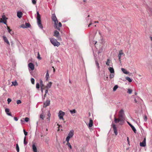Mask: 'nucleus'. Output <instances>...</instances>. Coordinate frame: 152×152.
<instances>
[{"label": "nucleus", "instance_id": "1", "mask_svg": "<svg viewBox=\"0 0 152 152\" xmlns=\"http://www.w3.org/2000/svg\"><path fill=\"white\" fill-rule=\"evenodd\" d=\"M125 114L123 109H121L119 113L118 117L121 119V120L124 121L125 120Z\"/></svg>", "mask_w": 152, "mask_h": 152}, {"label": "nucleus", "instance_id": "2", "mask_svg": "<svg viewBox=\"0 0 152 152\" xmlns=\"http://www.w3.org/2000/svg\"><path fill=\"white\" fill-rule=\"evenodd\" d=\"M50 40L51 43L54 46L58 47L60 45V43L57 42L56 39L51 38H50Z\"/></svg>", "mask_w": 152, "mask_h": 152}, {"label": "nucleus", "instance_id": "3", "mask_svg": "<svg viewBox=\"0 0 152 152\" xmlns=\"http://www.w3.org/2000/svg\"><path fill=\"white\" fill-rule=\"evenodd\" d=\"M74 134V131L73 130H72L70 131L69 134H68V136L66 137V141L69 140L72 137Z\"/></svg>", "mask_w": 152, "mask_h": 152}, {"label": "nucleus", "instance_id": "4", "mask_svg": "<svg viewBox=\"0 0 152 152\" xmlns=\"http://www.w3.org/2000/svg\"><path fill=\"white\" fill-rule=\"evenodd\" d=\"M52 20L54 22V24L55 26H57L58 21L55 14H53L52 15L51 17Z\"/></svg>", "mask_w": 152, "mask_h": 152}, {"label": "nucleus", "instance_id": "5", "mask_svg": "<svg viewBox=\"0 0 152 152\" xmlns=\"http://www.w3.org/2000/svg\"><path fill=\"white\" fill-rule=\"evenodd\" d=\"M114 121L116 124H117L118 123L120 122L119 124L121 125H122L124 122V121L122 120H121L119 118H116L115 115H114Z\"/></svg>", "mask_w": 152, "mask_h": 152}, {"label": "nucleus", "instance_id": "6", "mask_svg": "<svg viewBox=\"0 0 152 152\" xmlns=\"http://www.w3.org/2000/svg\"><path fill=\"white\" fill-rule=\"evenodd\" d=\"M65 113L62 110H60L58 113V116L60 119H62L64 120L63 116L65 115Z\"/></svg>", "mask_w": 152, "mask_h": 152}, {"label": "nucleus", "instance_id": "7", "mask_svg": "<svg viewBox=\"0 0 152 152\" xmlns=\"http://www.w3.org/2000/svg\"><path fill=\"white\" fill-rule=\"evenodd\" d=\"M53 36L56 37L58 40H61V37L59 35V33L58 31L55 30L54 31Z\"/></svg>", "mask_w": 152, "mask_h": 152}, {"label": "nucleus", "instance_id": "8", "mask_svg": "<svg viewBox=\"0 0 152 152\" xmlns=\"http://www.w3.org/2000/svg\"><path fill=\"white\" fill-rule=\"evenodd\" d=\"M94 59H95V61L96 65L98 69H99V68H100V66L99 65V63L98 61V59L96 57V56H95V55L94 53Z\"/></svg>", "mask_w": 152, "mask_h": 152}, {"label": "nucleus", "instance_id": "9", "mask_svg": "<svg viewBox=\"0 0 152 152\" xmlns=\"http://www.w3.org/2000/svg\"><path fill=\"white\" fill-rule=\"evenodd\" d=\"M112 127L113 129L115 135H117L118 134L117 130L115 125L113 124V123L112 124Z\"/></svg>", "mask_w": 152, "mask_h": 152}, {"label": "nucleus", "instance_id": "10", "mask_svg": "<svg viewBox=\"0 0 152 152\" xmlns=\"http://www.w3.org/2000/svg\"><path fill=\"white\" fill-rule=\"evenodd\" d=\"M26 26H25L24 24H22L21 26V27L22 28H30L31 27V26L30 24L29 23H25Z\"/></svg>", "mask_w": 152, "mask_h": 152}, {"label": "nucleus", "instance_id": "11", "mask_svg": "<svg viewBox=\"0 0 152 152\" xmlns=\"http://www.w3.org/2000/svg\"><path fill=\"white\" fill-rule=\"evenodd\" d=\"M140 145L142 147H144L146 145V138L145 137L142 142L140 143Z\"/></svg>", "mask_w": 152, "mask_h": 152}, {"label": "nucleus", "instance_id": "12", "mask_svg": "<svg viewBox=\"0 0 152 152\" xmlns=\"http://www.w3.org/2000/svg\"><path fill=\"white\" fill-rule=\"evenodd\" d=\"M2 37L4 42L6 43L8 45H10V43L7 37L5 36H2Z\"/></svg>", "mask_w": 152, "mask_h": 152}, {"label": "nucleus", "instance_id": "13", "mask_svg": "<svg viewBox=\"0 0 152 152\" xmlns=\"http://www.w3.org/2000/svg\"><path fill=\"white\" fill-rule=\"evenodd\" d=\"M28 67L29 68H30L32 71L34 69V65L31 63H29L28 64Z\"/></svg>", "mask_w": 152, "mask_h": 152}, {"label": "nucleus", "instance_id": "14", "mask_svg": "<svg viewBox=\"0 0 152 152\" xmlns=\"http://www.w3.org/2000/svg\"><path fill=\"white\" fill-rule=\"evenodd\" d=\"M37 23L39 27L42 29H43V27L41 24V20H37Z\"/></svg>", "mask_w": 152, "mask_h": 152}, {"label": "nucleus", "instance_id": "15", "mask_svg": "<svg viewBox=\"0 0 152 152\" xmlns=\"http://www.w3.org/2000/svg\"><path fill=\"white\" fill-rule=\"evenodd\" d=\"M50 101L49 99H47L45 102H44V107H46L50 105Z\"/></svg>", "mask_w": 152, "mask_h": 152}, {"label": "nucleus", "instance_id": "16", "mask_svg": "<svg viewBox=\"0 0 152 152\" xmlns=\"http://www.w3.org/2000/svg\"><path fill=\"white\" fill-rule=\"evenodd\" d=\"M147 10L149 13L152 16V9L150 8L148 6H147Z\"/></svg>", "mask_w": 152, "mask_h": 152}, {"label": "nucleus", "instance_id": "17", "mask_svg": "<svg viewBox=\"0 0 152 152\" xmlns=\"http://www.w3.org/2000/svg\"><path fill=\"white\" fill-rule=\"evenodd\" d=\"M66 141L67 142L66 145L69 148L68 149L69 150H70V149H72V146L69 142V140H68V141L67 140Z\"/></svg>", "mask_w": 152, "mask_h": 152}, {"label": "nucleus", "instance_id": "18", "mask_svg": "<svg viewBox=\"0 0 152 152\" xmlns=\"http://www.w3.org/2000/svg\"><path fill=\"white\" fill-rule=\"evenodd\" d=\"M5 111L6 114L9 116H12L11 113L10 112V110L8 108H6L5 109Z\"/></svg>", "mask_w": 152, "mask_h": 152}, {"label": "nucleus", "instance_id": "19", "mask_svg": "<svg viewBox=\"0 0 152 152\" xmlns=\"http://www.w3.org/2000/svg\"><path fill=\"white\" fill-rule=\"evenodd\" d=\"M22 15L23 14L21 11H18L17 12V15L19 18H20L22 17Z\"/></svg>", "mask_w": 152, "mask_h": 152}, {"label": "nucleus", "instance_id": "20", "mask_svg": "<svg viewBox=\"0 0 152 152\" xmlns=\"http://www.w3.org/2000/svg\"><path fill=\"white\" fill-rule=\"evenodd\" d=\"M93 125V121L91 119H90L88 126L90 127H92Z\"/></svg>", "mask_w": 152, "mask_h": 152}, {"label": "nucleus", "instance_id": "21", "mask_svg": "<svg viewBox=\"0 0 152 152\" xmlns=\"http://www.w3.org/2000/svg\"><path fill=\"white\" fill-rule=\"evenodd\" d=\"M121 70L125 74H127L129 73V72L127 71L124 68H122L121 69Z\"/></svg>", "mask_w": 152, "mask_h": 152}, {"label": "nucleus", "instance_id": "22", "mask_svg": "<svg viewBox=\"0 0 152 152\" xmlns=\"http://www.w3.org/2000/svg\"><path fill=\"white\" fill-rule=\"evenodd\" d=\"M108 69L110 71V72L111 73H114V69L113 67H110L108 68Z\"/></svg>", "mask_w": 152, "mask_h": 152}, {"label": "nucleus", "instance_id": "23", "mask_svg": "<svg viewBox=\"0 0 152 152\" xmlns=\"http://www.w3.org/2000/svg\"><path fill=\"white\" fill-rule=\"evenodd\" d=\"M7 27L8 32L12 35L14 33L13 31H12V30L10 29V27L8 26H7Z\"/></svg>", "mask_w": 152, "mask_h": 152}, {"label": "nucleus", "instance_id": "24", "mask_svg": "<svg viewBox=\"0 0 152 152\" xmlns=\"http://www.w3.org/2000/svg\"><path fill=\"white\" fill-rule=\"evenodd\" d=\"M32 149L34 152H37V148L34 144H33L32 145Z\"/></svg>", "mask_w": 152, "mask_h": 152}, {"label": "nucleus", "instance_id": "25", "mask_svg": "<svg viewBox=\"0 0 152 152\" xmlns=\"http://www.w3.org/2000/svg\"><path fill=\"white\" fill-rule=\"evenodd\" d=\"M49 74L48 73V70H47V73H46V77H45L46 81L48 80V79L49 78Z\"/></svg>", "mask_w": 152, "mask_h": 152}, {"label": "nucleus", "instance_id": "26", "mask_svg": "<svg viewBox=\"0 0 152 152\" xmlns=\"http://www.w3.org/2000/svg\"><path fill=\"white\" fill-rule=\"evenodd\" d=\"M49 139L48 137H46L45 138L44 141L47 144H48V141H49Z\"/></svg>", "mask_w": 152, "mask_h": 152}, {"label": "nucleus", "instance_id": "27", "mask_svg": "<svg viewBox=\"0 0 152 152\" xmlns=\"http://www.w3.org/2000/svg\"><path fill=\"white\" fill-rule=\"evenodd\" d=\"M41 20V16L39 12H37V20Z\"/></svg>", "mask_w": 152, "mask_h": 152}, {"label": "nucleus", "instance_id": "28", "mask_svg": "<svg viewBox=\"0 0 152 152\" xmlns=\"http://www.w3.org/2000/svg\"><path fill=\"white\" fill-rule=\"evenodd\" d=\"M0 23H3L7 25V20H3L1 18L0 19Z\"/></svg>", "mask_w": 152, "mask_h": 152}, {"label": "nucleus", "instance_id": "29", "mask_svg": "<svg viewBox=\"0 0 152 152\" xmlns=\"http://www.w3.org/2000/svg\"><path fill=\"white\" fill-rule=\"evenodd\" d=\"M52 83L51 82H50L49 83L47 84V86L46 87L47 88H50L52 85Z\"/></svg>", "mask_w": 152, "mask_h": 152}, {"label": "nucleus", "instance_id": "30", "mask_svg": "<svg viewBox=\"0 0 152 152\" xmlns=\"http://www.w3.org/2000/svg\"><path fill=\"white\" fill-rule=\"evenodd\" d=\"M126 79L129 82H131L132 81V79L129 77H126Z\"/></svg>", "mask_w": 152, "mask_h": 152}, {"label": "nucleus", "instance_id": "31", "mask_svg": "<svg viewBox=\"0 0 152 152\" xmlns=\"http://www.w3.org/2000/svg\"><path fill=\"white\" fill-rule=\"evenodd\" d=\"M29 118L28 117H26L25 118L24 121H22V120H21V122H23V121H25L26 122H28L29 120Z\"/></svg>", "mask_w": 152, "mask_h": 152}, {"label": "nucleus", "instance_id": "32", "mask_svg": "<svg viewBox=\"0 0 152 152\" xmlns=\"http://www.w3.org/2000/svg\"><path fill=\"white\" fill-rule=\"evenodd\" d=\"M110 60L109 59H107V61L106 63V64L108 66H110Z\"/></svg>", "mask_w": 152, "mask_h": 152}, {"label": "nucleus", "instance_id": "33", "mask_svg": "<svg viewBox=\"0 0 152 152\" xmlns=\"http://www.w3.org/2000/svg\"><path fill=\"white\" fill-rule=\"evenodd\" d=\"M70 113L72 114H74L76 113V111L75 109H73V110H70Z\"/></svg>", "mask_w": 152, "mask_h": 152}, {"label": "nucleus", "instance_id": "34", "mask_svg": "<svg viewBox=\"0 0 152 152\" xmlns=\"http://www.w3.org/2000/svg\"><path fill=\"white\" fill-rule=\"evenodd\" d=\"M118 86L117 85H115L113 88V91H115L116 89L118 88Z\"/></svg>", "mask_w": 152, "mask_h": 152}, {"label": "nucleus", "instance_id": "35", "mask_svg": "<svg viewBox=\"0 0 152 152\" xmlns=\"http://www.w3.org/2000/svg\"><path fill=\"white\" fill-rule=\"evenodd\" d=\"M39 81L41 88L43 87L44 86V85L43 83V82L41 79H40Z\"/></svg>", "mask_w": 152, "mask_h": 152}, {"label": "nucleus", "instance_id": "36", "mask_svg": "<svg viewBox=\"0 0 152 152\" xmlns=\"http://www.w3.org/2000/svg\"><path fill=\"white\" fill-rule=\"evenodd\" d=\"M2 19L3 20H7V18L4 15H3L2 16Z\"/></svg>", "mask_w": 152, "mask_h": 152}, {"label": "nucleus", "instance_id": "37", "mask_svg": "<svg viewBox=\"0 0 152 152\" xmlns=\"http://www.w3.org/2000/svg\"><path fill=\"white\" fill-rule=\"evenodd\" d=\"M131 127L132 130L135 133H136V129L135 128V127L133 126H132Z\"/></svg>", "mask_w": 152, "mask_h": 152}, {"label": "nucleus", "instance_id": "38", "mask_svg": "<svg viewBox=\"0 0 152 152\" xmlns=\"http://www.w3.org/2000/svg\"><path fill=\"white\" fill-rule=\"evenodd\" d=\"M16 149L17 152L19 151V148L18 144L16 145Z\"/></svg>", "mask_w": 152, "mask_h": 152}, {"label": "nucleus", "instance_id": "39", "mask_svg": "<svg viewBox=\"0 0 152 152\" xmlns=\"http://www.w3.org/2000/svg\"><path fill=\"white\" fill-rule=\"evenodd\" d=\"M119 54L120 55H124V53L123 52L122 50H120L119 51Z\"/></svg>", "mask_w": 152, "mask_h": 152}, {"label": "nucleus", "instance_id": "40", "mask_svg": "<svg viewBox=\"0 0 152 152\" xmlns=\"http://www.w3.org/2000/svg\"><path fill=\"white\" fill-rule=\"evenodd\" d=\"M26 136H25L24 138V139L23 143H24V144L25 145H26L27 143V142H26Z\"/></svg>", "mask_w": 152, "mask_h": 152}, {"label": "nucleus", "instance_id": "41", "mask_svg": "<svg viewBox=\"0 0 152 152\" xmlns=\"http://www.w3.org/2000/svg\"><path fill=\"white\" fill-rule=\"evenodd\" d=\"M132 89H129L127 91V93L129 94H132Z\"/></svg>", "mask_w": 152, "mask_h": 152}, {"label": "nucleus", "instance_id": "42", "mask_svg": "<svg viewBox=\"0 0 152 152\" xmlns=\"http://www.w3.org/2000/svg\"><path fill=\"white\" fill-rule=\"evenodd\" d=\"M40 85L39 83H37L36 84V88L37 89H39V88Z\"/></svg>", "mask_w": 152, "mask_h": 152}, {"label": "nucleus", "instance_id": "43", "mask_svg": "<svg viewBox=\"0 0 152 152\" xmlns=\"http://www.w3.org/2000/svg\"><path fill=\"white\" fill-rule=\"evenodd\" d=\"M114 73H111V74H110V79H112L114 77Z\"/></svg>", "mask_w": 152, "mask_h": 152}, {"label": "nucleus", "instance_id": "44", "mask_svg": "<svg viewBox=\"0 0 152 152\" xmlns=\"http://www.w3.org/2000/svg\"><path fill=\"white\" fill-rule=\"evenodd\" d=\"M40 118H41L42 120H44V116L43 114H40Z\"/></svg>", "mask_w": 152, "mask_h": 152}, {"label": "nucleus", "instance_id": "45", "mask_svg": "<svg viewBox=\"0 0 152 152\" xmlns=\"http://www.w3.org/2000/svg\"><path fill=\"white\" fill-rule=\"evenodd\" d=\"M34 81H35V80H34V78H31V83L32 84H34Z\"/></svg>", "mask_w": 152, "mask_h": 152}, {"label": "nucleus", "instance_id": "46", "mask_svg": "<svg viewBox=\"0 0 152 152\" xmlns=\"http://www.w3.org/2000/svg\"><path fill=\"white\" fill-rule=\"evenodd\" d=\"M16 103L17 104H19L21 103V101L20 100H18L17 101Z\"/></svg>", "mask_w": 152, "mask_h": 152}, {"label": "nucleus", "instance_id": "47", "mask_svg": "<svg viewBox=\"0 0 152 152\" xmlns=\"http://www.w3.org/2000/svg\"><path fill=\"white\" fill-rule=\"evenodd\" d=\"M7 101L8 102V103L9 104L10 102L12 101V100L10 98H8L7 99Z\"/></svg>", "mask_w": 152, "mask_h": 152}, {"label": "nucleus", "instance_id": "48", "mask_svg": "<svg viewBox=\"0 0 152 152\" xmlns=\"http://www.w3.org/2000/svg\"><path fill=\"white\" fill-rule=\"evenodd\" d=\"M23 130L24 134L25 135V136L27 135L28 134V132H26L25 130L24 129H23Z\"/></svg>", "mask_w": 152, "mask_h": 152}, {"label": "nucleus", "instance_id": "49", "mask_svg": "<svg viewBox=\"0 0 152 152\" xmlns=\"http://www.w3.org/2000/svg\"><path fill=\"white\" fill-rule=\"evenodd\" d=\"M37 58L39 59H41V58L40 57V55H39V52H38V56L37 57Z\"/></svg>", "mask_w": 152, "mask_h": 152}, {"label": "nucleus", "instance_id": "50", "mask_svg": "<svg viewBox=\"0 0 152 152\" xmlns=\"http://www.w3.org/2000/svg\"><path fill=\"white\" fill-rule=\"evenodd\" d=\"M32 3L33 4H36V0H32Z\"/></svg>", "mask_w": 152, "mask_h": 152}, {"label": "nucleus", "instance_id": "51", "mask_svg": "<svg viewBox=\"0 0 152 152\" xmlns=\"http://www.w3.org/2000/svg\"><path fill=\"white\" fill-rule=\"evenodd\" d=\"M144 120L145 121H146L147 120V118L146 115H145L144 118Z\"/></svg>", "mask_w": 152, "mask_h": 152}, {"label": "nucleus", "instance_id": "52", "mask_svg": "<svg viewBox=\"0 0 152 152\" xmlns=\"http://www.w3.org/2000/svg\"><path fill=\"white\" fill-rule=\"evenodd\" d=\"M50 115H51V114H50V111H49V112H48V116L49 118H50Z\"/></svg>", "mask_w": 152, "mask_h": 152}, {"label": "nucleus", "instance_id": "53", "mask_svg": "<svg viewBox=\"0 0 152 152\" xmlns=\"http://www.w3.org/2000/svg\"><path fill=\"white\" fill-rule=\"evenodd\" d=\"M121 56L120 55L118 54V59H119V61H120L121 60Z\"/></svg>", "mask_w": 152, "mask_h": 152}, {"label": "nucleus", "instance_id": "54", "mask_svg": "<svg viewBox=\"0 0 152 152\" xmlns=\"http://www.w3.org/2000/svg\"><path fill=\"white\" fill-rule=\"evenodd\" d=\"M56 26V28H57V30L58 31H60V29L59 28V27H58L57 26Z\"/></svg>", "mask_w": 152, "mask_h": 152}, {"label": "nucleus", "instance_id": "55", "mask_svg": "<svg viewBox=\"0 0 152 152\" xmlns=\"http://www.w3.org/2000/svg\"><path fill=\"white\" fill-rule=\"evenodd\" d=\"M62 26V24L61 22H59L58 23V27H61Z\"/></svg>", "mask_w": 152, "mask_h": 152}, {"label": "nucleus", "instance_id": "56", "mask_svg": "<svg viewBox=\"0 0 152 152\" xmlns=\"http://www.w3.org/2000/svg\"><path fill=\"white\" fill-rule=\"evenodd\" d=\"M14 119L15 120V121H18V118L17 117H14Z\"/></svg>", "mask_w": 152, "mask_h": 152}, {"label": "nucleus", "instance_id": "57", "mask_svg": "<svg viewBox=\"0 0 152 152\" xmlns=\"http://www.w3.org/2000/svg\"><path fill=\"white\" fill-rule=\"evenodd\" d=\"M48 92V91L47 89L45 90V95H46V94H47Z\"/></svg>", "mask_w": 152, "mask_h": 152}, {"label": "nucleus", "instance_id": "58", "mask_svg": "<svg viewBox=\"0 0 152 152\" xmlns=\"http://www.w3.org/2000/svg\"><path fill=\"white\" fill-rule=\"evenodd\" d=\"M128 124L131 127L133 126L129 122H128Z\"/></svg>", "mask_w": 152, "mask_h": 152}, {"label": "nucleus", "instance_id": "59", "mask_svg": "<svg viewBox=\"0 0 152 152\" xmlns=\"http://www.w3.org/2000/svg\"><path fill=\"white\" fill-rule=\"evenodd\" d=\"M134 102L135 103H137V101L136 100V98H135L134 99Z\"/></svg>", "mask_w": 152, "mask_h": 152}, {"label": "nucleus", "instance_id": "60", "mask_svg": "<svg viewBox=\"0 0 152 152\" xmlns=\"http://www.w3.org/2000/svg\"><path fill=\"white\" fill-rule=\"evenodd\" d=\"M127 140L129 144V137H127Z\"/></svg>", "mask_w": 152, "mask_h": 152}, {"label": "nucleus", "instance_id": "61", "mask_svg": "<svg viewBox=\"0 0 152 152\" xmlns=\"http://www.w3.org/2000/svg\"><path fill=\"white\" fill-rule=\"evenodd\" d=\"M41 88V92L42 93L43 91V88H42V87Z\"/></svg>", "mask_w": 152, "mask_h": 152}, {"label": "nucleus", "instance_id": "62", "mask_svg": "<svg viewBox=\"0 0 152 152\" xmlns=\"http://www.w3.org/2000/svg\"><path fill=\"white\" fill-rule=\"evenodd\" d=\"M92 24V23H91L90 24H89L88 26V27H89Z\"/></svg>", "mask_w": 152, "mask_h": 152}, {"label": "nucleus", "instance_id": "63", "mask_svg": "<svg viewBox=\"0 0 152 152\" xmlns=\"http://www.w3.org/2000/svg\"><path fill=\"white\" fill-rule=\"evenodd\" d=\"M150 39L151 40V41H152V37H150Z\"/></svg>", "mask_w": 152, "mask_h": 152}, {"label": "nucleus", "instance_id": "64", "mask_svg": "<svg viewBox=\"0 0 152 152\" xmlns=\"http://www.w3.org/2000/svg\"><path fill=\"white\" fill-rule=\"evenodd\" d=\"M69 82L70 83H71V81L70 80H69Z\"/></svg>", "mask_w": 152, "mask_h": 152}]
</instances>
